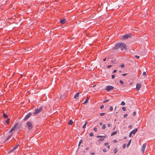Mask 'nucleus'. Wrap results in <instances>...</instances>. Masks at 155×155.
I'll return each mask as SVG.
<instances>
[{
    "label": "nucleus",
    "instance_id": "nucleus-36",
    "mask_svg": "<svg viewBox=\"0 0 155 155\" xmlns=\"http://www.w3.org/2000/svg\"><path fill=\"white\" fill-rule=\"evenodd\" d=\"M120 83L121 84H124V82L121 80H120Z\"/></svg>",
    "mask_w": 155,
    "mask_h": 155
},
{
    "label": "nucleus",
    "instance_id": "nucleus-2",
    "mask_svg": "<svg viewBox=\"0 0 155 155\" xmlns=\"http://www.w3.org/2000/svg\"><path fill=\"white\" fill-rule=\"evenodd\" d=\"M42 110V107H40L39 108L36 109L34 113V114L36 115L39 114L41 112Z\"/></svg>",
    "mask_w": 155,
    "mask_h": 155
},
{
    "label": "nucleus",
    "instance_id": "nucleus-24",
    "mask_svg": "<svg viewBox=\"0 0 155 155\" xmlns=\"http://www.w3.org/2000/svg\"><path fill=\"white\" fill-rule=\"evenodd\" d=\"M121 104L123 106L125 104V103L124 101H122L121 102Z\"/></svg>",
    "mask_w": 155,
    "mask_h": 155
},
{
    "label": "nucleus",
    "instance_id": "nucleus-33",
    "mask_svg": "<svg viewBox=\"0 0 155 155\" xmlns=\"http://www.w3.org/2000/svg\"><path fill=\"white\" fill-rule=\"evenodd\" d=\"M99 140L101 141H103L104 140V138H101L99 139Z\"/></svg>",
    "mask_w": 155,
    "mask_h": 155
},
{
    "label": "nucleus",
    "instance_id": "nucleus-38",
    "mask_svg": "<svg viewBox=\"0 0 155 155\" xmlns=\"http://www.w3.org/2000/svg\"><path fill=\"white\" fill-rule=\"evenodd\" d=\"M136 114V112L134 111L133 112V115L134 116H135Z\"/></svg>",
    "mask_w": 155,
    "mask_h": 155
},
{
    "label": "nucleus",
    "instance_id": "nucleus-17",
    "mask_svg": "<svg viewBox=\"0 0 155 155\" xmlns=\"http://www.w3.org/2000/svg\"><path fill=\"white\" fill-rule=\"evenodd\" d=\"M12 136V134H10L9 136H8L7 137V138L6 140H8Z\"/></svg>",
    "mask_w": 155,
    "mask_h": 155
},
{
    "label": "nucleus",
    "instance_id": "nucleus-54",
    "mask_svg": "<svg viewBox=\"0 0 155 155\" xmlns=\"http://www.w3.org/2000/svg\"><path fill=\"white\" fill-rule=\"evenodd\" d=\"M100 142L99 141H98L96 143L97 144H100Z\"/></svg>",
    "mask_w": 155,
    "mask_h": 155
},
{
    "label": "nucleus",
    "instance_id": "nucleus-25",
    "mask_svg": "<svg viewBox=\"0 0 155 155\" xmlns=\"http://www.w3.org/2000/svg\"><path fill=\"white\" fill-rule=\"evenodd\" d=\"M117 150L116 148H115L114 150V154H115L117 152Z\"/></svg>",
    "mask_w": 155,
    "mask_h": 155
},
{
    "label": "nucleus",
    "instance_id": "nucleus-59",
    "mask_svg": "<svg viewBox=\"0 0 155 155\" xmlns=\"http://www.w3.org/2000/svg\"><path fill=\"white\" fill-rule=\"evenodd\" d=\"M106 58H104V59H103V61H106Z\"/></svg>",
    "mask_w": 155,
    "mask_h": 155
},
{
    "label": "nucleus",
    "instance_id": "nucleus-46",
    "mask_svg": "<svg viewBox=\"0 0 155 155\" xmlns=\"http://www.w3.org/2000/svg\"><path fill=\"white\" fill-rule=\"evenodd\" d=\"M107 126L108 127H110L111 126V124H107Z\"/></svg>",
    "mask_w": 155,
    "mask_h": 155
},
{
    "label": "nucleus",
    "instance_id": "nucleus-48",
    "mask_svg": "<svg viewBox=\"0 0 155 155\" xmlns=\"http://www.w3.org/2000/svg\"><path fill=\"white\" fill-rule=\"evenodd\" d=\"M132 134L130 132L129 135V137H131Z\"/></svg>",
    "mask_w": 155,
    "mask_h": 155
},
{
    "label": "nucleus",
    "instance_id": "nucleus-3",
    "mask_svg": "<svg viewBox=\"0 0 155 155\" xmlns=\"http://www.w3.org/2000/svg\"><path fill=\"white\" fill-rule=\"evenodd\" d=\"M27 125L28 127V128L29 130H31L32 128V125L31 122L30 121H28L27 122Z\"/></svg>",
    "mask_w": 155,
    "mask_h": 155
},
{
    "label": "nucleus",
    "instance_id": "nucleus-8",
    "mask_svg": "<svg viewBox=\"0 0 155 155\" xmlns=\"http://www.w3.org/2000/svg\"><path fill=\"white\" fill-rule=\"evenodd\" d=\"M141 85V84L140 83H138L137 84L136 88L137 91H139L140 90Z\"/></svg>",
    "mask_w": 155,
    "mask_h": 155
},
{
    "label": "nucleus",
    "instance_id": "nucleus-11",
    "mask_svg": "<svg viewBox=\"0 0 155 155\" xmlns=\"http://www.w3.org/2000/svg\"><path fill=\"white\" fill-rule=\"evenodd\" d=\"M79 93H76L74 95V98L76 99H78L79 97Z\"/></svg>",
    "mask_w": 155,
    "mask_h": 155
},
{
    "label": "nucleus",
    "instance_id": "nucleus-34",
    "mask_svg": "<svg viewBox=\"0 0 155 155\" xmlns=\"http://www.w3.org/2000/svg\"><path fill=\"white\" fill-rule=\"evenodd\" d=\"M135 57L137 59H139L140 58V57L139 56H137V55H135Z\"/></svg>",
    "mask_w": 155,
    "mask_h": 155
},
{
    "label": "nucleus",
    "instance_id": "nucleus-57",
    "mask_svg": "<svg viewBox=\"0 0 155 155\" xmlns=\"http://www.w3.org/2000/svg\"><path fill=\"white\" fill-rule=\"evenodd\" d=\"M100 124L101 125H102V123H101V122H100Z\"/></svg>",
    "mask_w": 155,
    "mask_h": 155
},
{
    "label": "nucleus",
    "instance_id": "nucleus-62",
    "mask_svg": "<svg viewBox=\"0 0 155 155\" xmlns=\"http://www.w3.org/2000/svg\"><path fill=\"white\" fill-rule=\"evenodd\" d=\"M116 106L115 107V110L116 109Z\"/></svg>",
    "mask_w": 155,
    "mask_h": 155
},
{
    "label": "nucleus",
    "instance_id": "nucleus-22",
    "mask_svg": "<svg viewBox=\"0 0 155 155\" xmlns=\"http://www.w3.org/2000/svg\"><path fill=\"white\" fill-rule=\"evenodd\" d=\"M9 120L10 119L9 118H8L7 120H6V123L7 124H9Z\"/></svg>",
    "mask_w": 155,
    "mask_h": 155
},
{
    "label": "nucleus",
    "instance_id": "nucleus-32",
    "mask_svg": "<svg viewBox=\"0 0 155 155\" xmlns=\"http://www.w3.org/2000/svg\"><path fill=\"white\" fill-rule=\"evenodd\" d=\"M105 113H101L100 114V115L101 116H102L104 115L105 114Z\"/></svg>",
    "mask_w": 155,
    "mask_h": 155
},
{
    "label": "nucleus",
    "instance_id": "nucleus-44",
    "mask_svg": "<svg viewBox=\"0 0 155 155\" xmlns=\"http://www.w3.org/2000/svg\"><path fill=\"white\" fill-rule=\"evenodd\" d=\"M104 107V105H101V107H100V108H101V109H102Z\"/></svg>",
    "mask_w": 155,
    "mask_h": 155
},
{
    "label": "nucleus",
    "instance_id": "nucleus-39",
    "mask_svg": "<svg viewBox=\"0 0 155 155\" xmlns=\"http://www.w3.org/2000/svg\"><path fill=\"white\" fill-rule=\"evenodd\" d=\"M115 77V75L114 74H113L112 75V78L113 79Z\"/></svg>",
    "mask_w": 155,
    "mask_h": 155
},
{
    "label": "nucleus",
    "instance_id": "nucleus-12",
    "mask_svg": "<svg viewBox=\"0 0 155 155\" xmlns=\"http://www.w3.org/2000/svg\"><path fill=\"white\" fill-rule=\"evenodd\" d=\"M65 19H60V21L61 24H64L65 22Z\"/></svg>",
    "mask_w": 155,
    "mask_h": 155
},
{
    "label": "nucleus",
    "instance_id": "nucleus-15",
    "mask_svg": "<svg viewBox=\"0 0 155 155\" xmlns=\"http://www.w3.org/2000/svg\"><path fill=\"white\" fill-rule=\"evenodd\" d=\"M87 122L86 121L85 123V124H84L83 125V126H82V128H83V129H85V128H86V125L87 124Z\"/></svg>",
    "mask_w": 155,
    "mask_h": 155
},
{
    "label": "nucleus",
    "instance_id": "nucleus-9",
    "mask_svg": "<svg viewBox=\"0 0 155 155\" xmlns=\"http://www.w3.org/2000/svg\"><path fill=\"white\" fill-rule=\"evenodd\" d=\"M137 130V128H135V129L132 130L130 132L132 134H135V133H136Z\"/></svg>",
    "mask_w": 155,
    "mask_h": 155
},
{
    "label": "nucleus",
    "instance_id": "nucleus-52",
    "mask_svg": "<svg viewBox=\"0 0 155 155\" xmlns=\"http://www.w3.org/2000/svg\"><path fill=\"white\" fill-rule=\"evenodd\" d=\"M82 142V140H81L80 141H79V143H80V144H81Z\"/></svg>",
    "mask_w": 155,
    "mask_h": 155
},
{
    "label": "nucleus",
    "instance_id": "nucleus-42",
    "mask_svg": "<svg viewBox=\"0 0 155 155\" xmlns=\"http://www.w3.org/2000/svg\"><path fill=\"white\" fill-rule=\"evenodd\" d=\"M19 145H18L16 146L15 147H14V148H15V150L18 146Z\"/></svg>",
    "mask_w": 155,
    "mask_h": 155
},
{
    "label": "nucleus",
    "instance_id": "nucleus-56",
    "mask_svg": "<svg viewBox=\"0 0 155 155\" xmlns=\"http://www.w3.org/2000/svg\"><path fill=\"white\" fill-rule=\"evenodd\" d=\"M89 148L88 147H87L86 148V150H88L89 149Z\"/></svg>",
    "mask_w": 155,
    "mask_h": 155
},
{
    "label": "nucleus",
    "instance_id": "nucleus-40",
    "mask_svg": "<svg viewBox=\"0 0 155 155\" xmlns=\"http://www.w3.org/2000/svg\"><path fill=\"white\" fill-rule=\"evenodd\" d=\"M146 73L145 72H143V75H146Z\"/></svg>",
    "mask_w": 155,
    "mask_h": 155
},
{
    "label": "nucleus",
    "instance_id": "nucleus-10",
    "mask_svg": "<svg viewBox=\"0 0 155 155\" xmlns=\"http://www.w3.org/2000/svg\"><path fill=\"white\" fill-rule=\"evenodd\" d=\"M130 37V35H126L123 36L122 37V39H127Z\"/></svg>",
    "mask_w": 155,
    "mask_h": 155
},
{
    "label": "nucleus",
    "instance_id": "nucleus-30",
    "mask_svg": "<svg viewBox=\"0 0 155 155\" xmlns=\"http://www.w3.org/2000/svg\"><path fill=\"white\" fill-rule=\"evenodd\" d=\"M122 109L124 111H125L126 110V108L125 107H122Z\"/></svg>",
    "mask_w": 155,
    "mask_h": 155
},
{
    "label": "nucleus",
    "instance_id": "nucleus-4",
    "mask_svg": "<svg viewBox=\"0 0 155 155\" xmlns=\"http://www.w3.org/2000/svg\"><path fill=\"white\" fill-rule=\"evenodd\" d=\"M18 125V123H17L15 126L9 131V133H12L13 131L15 130L17 127Z\"/></svg>",
    "mask_w": 155,
    "mask_h": 155
},
{
    "label": "nucleus",
    "instance_id": "nucleus-27",
    "mask_svg": "<svg viewBox=\"0 0 155 155\" xmlns=\"http://www.w3.org/2000/svg\"><path fill=\"white\" fill-rule=\"evenodd\" d=\"M106 125L105 124H104L102 126V128L103 129H104L106 128Z\"/></svg>",
    "mask_w": 155,
    "mask_h": 155
},
{
    "label": "nucleus",
    "instance_id": "nucleus-1",
    "mask_svg": "<svg viewBox=\"0 0 155 155\" xmlns=\"http://www.w3.org/2000/svg\"><path fill=\"white\" fill-rule=\"evenodd\" d=\"M119 48H120L121 50L124 49L126 50V46L125 44L122 43H120L117 44L113 48V49L117 50Z\"/></svg>",
    "mask_w": 155,
    "mask_h": 155
},
{
    "label": "nucleus",
    "instance_id": "nucleus-5",
    "mask_svg": "<svg viewBox=\"0 0 155 155\" xmlns=\"http://www.w3.org/2000/svg\"><path fill=\"white\" fill-rule=\"evenodd\" d=\"M114 88V87L111 86H107L106 87V90L107 91L109 92L110 90L113 89Z\"/></svg>",
    "mask_w": 155,
    "mask_h": 155
},
{
    "label": "nucleus",
    "instance_id": "nucleus-31",
    "mask_svg": "<svg viewBox=\"0 0 155 155\" xmlns=\"http://www.w3.org/2000/svg\"><path fill=\"white\" fill-rule=\"evenodd\" d=\"M94 134L92 133H91L89 134V136L91 137H92L93 136Z\"/></svg>",
    "mask_w": 155,
    "mask_h": 155
},
{
    "label": "nucleus",
    "instance_id": "nucleus-61",
    "mask_svg": "<svg viewBox=\"0 0 155 155\" xmlns=\"http://www.w3.org/2000/svg\"><path fill=\"white\" fill-rule=\"evenodd\" d=\"M126 138H127L126 137H124V139H126Z\"/></svg>",
    "mask_w": 155,
    "mask_h": 155
},
{
    "label": "nucleus",
    "instance_id": "nucleus-53",
    "mask_svg": "<svg viewBox=\"0 0 155 155\" xmlns=\"http://www.w3.org/2000/svg\"><path fill=\"white\" fill-rule=\"evenodd\" d=\"M132 127V126L131 125H130L128 126V128H131Z\"/></svg>",
    "mask_w": 155,
    "mask_h": 155
},
{
    "label": "nucleus",
    "instance_id": "nucleus-51",
    "mask_svg": "<svg viewBox=\"0 0 155 155\" xmlns=\"http://www.w3.org/2000/svg\"><path fill=\"white\" fill-rule=\"evenodd\" d=\"M91 154L92 155H94L95 154V153L94 152L91 153Z\"/></svg>",
    "mask_w": 155,
    "mask_h": 155
},
{
    "label": "nucleus",
    "instance_id": "nucleus-16",
    "mask_svg": "<svg viewBox=\"0 0 155 155\" xmlns=\"http://www.w3.org/2000/svg\"><path fill=\"white\" fill-rule=\"evenodd\" d=\"M73 120H70L69 122H68V124L70 125H71L72 124H73Z\"/></svg>",
    "mask_w": 155,
    "mask_h": 155
},
{
    "label": "nucleus",
    "instance_id": "nucleus-35",
    "mask_svg": "<svg viewBox=\"0 0 155 155\" xmlns=\"http://www.w3.org/2000/svg\"><path fill=\"white\" fill-rule=\"evenodd\" d=\"M103 151L104 152H106V150L105 149H103Z\"/></svg>",
    "mask_w": 155,
    "mask_h": 155
},
{
    "label": "nucleus",
    "instance_id": "nucleus-21",
    "mask_svg": "<svg viewBox=\"0 0 155 155\" xmlns=\"http://www.w3.org/2000/svg\"><path fill=\"white\" fill-rule=\"evenodd\" d=\"M88 101V98H87L86 99L85 101L84 102V104H86V103H87Z\"/></svg>",
    "mask_w": 155,
    "mask_h": 155
},
{
    "label": "nucleus",
    "instance_id": "nucleus-20",
    "mask_svg": "<svg viewBox=\"0 0 155 155\" xmlns=\"http://www.w3.org/2000/svg\"><path fill=\"white\" fill-rule=\"evenodd\" d=\"M15 150V148H13L12 149H11L8 152V153H11V152H13V151H14Z\"/></svg>",
    "mask_w": 155,
    "mask_h": 155
},
{
    "label": "nucleus",
    "instance_id": "nucleus-6",
    "mask_svg": "<svg viewBox=\"0 0 155 155\" xmlns=\"http://www.w3.org/2000/svg\"><path fill=\"white\" fill-rule=\"evenodd\" d=\"M146 143L143 144L141 148V151L142 153H144L145 148L146 147Z\"/></svg>",
    "mask_w": 155,
    "mask_h": 155
},
{
    "label": "nucleus",
    "instance_id": "nucleus-60",
    "mask_svg": "<svg viewBox=\"0 0 155 155\" xmlns=\"http://www.w3.org/2000/svg\"><path fill=\"white\" fill-rule=\"evenodd\" d=\"M80 143L78 144V147H79L80 146Z\"/></svg>",
    "mask_w": 155,
    "mask_h": 155
},
{
    "label": "nucleus",
    "instance_id": "nucleus-45",
    "mask_svg": "<svg viewBox=\"0 0 155 155\" xmlns=\"http://www.w3.org/2000/svg\"><path fill=\"white\" fill-rule=\"evenodd\" d=\"M127 116V114H124V117H126Z\"/></svg>",
    "mask_w": 155,
    "mask_h": 155
},
{
    "label": "nucleus",
    "instance_id": "nucleus-58",
    "mask_svg": "<svg viewBox=\"0 0 155 155\" xmlns=\"http://www.w3.org/2000/svg\"><path fill=\"white\" fill-rule=\"evenodd\" d=\"M107 148H108V149H109V148H110V146H107Z\"/></svg>",
    "mask_w": 155,
    "mask_h": 155
},
{
    "label": "nucleus",
    "instance_id": "nucleus-23",
    "mask_svg": "<svg viewBox=\"0 0 155 155\" xmlns=\"http://www.w3.org/2000/svg\"><path fill=\"white\" fill-rule=\"evenodd\" d=\"M109 101V99H106V100H104L103 101V102H104V103L107 102Z\"/></svg>",
    "mask_w": 155,
    "mask_h": 155
},
{
    "label": "nucleus",
    "instance_id": "nucleus-43",
    "mask_svg": "<svg viewBox=\"0 0 155 155\" xmlns=\"http://www.w3.org/2000/svg\"><path fill=\"white\" fill-rule=\"evenodd\" d=\"M124 67V64H121L120 65V67L122 68H123Z\"/></svg>",
    "mask_w": 155,
    "mask_h": 155
},
{
    "label": "nucleus",
    "instance_id": "nucleus-55",
    "mask_svg": "<svg viewBox=\"0 0 155 155\" xmlns=\"http://www.w3.org/2000/svg\"><path fill=\"white\" fill-rule=\"evenodd\" d=\"M116 71H117L116 70H114V71H113V73H115Z\"/></svg>",
    "mask_w": 155,
    "mask_h": 155
},
{
    "label": "nucleus",
    "instance_id": "nucleus-50",
    "mask_svg": "<svg viewBox=\"0 0 155 155\" xmlns=\"http://www.w3.org/2000/svg\"><path fill=\"white\" fill-rule=\"evenodd\" d=\"M108 144V143H104V145L105 146H107Z\"/></svg>",
    "mask_w": 155,
    "mask_h": 155
},
{
    "label": "nucleus",
    "instance_id": "nucleus-28",
    "mask_svg": "<svg viewBox=\"0 0 155 155\" xmlns=\"http://www.w3.org/2000/svg\"><path fill=\"white\" fill-rule=\"evenodd\" d=\"M126 143L124 144L123 146V148L124 149V148L126 147Z\"/></svg>",
    "mask_w": 155,
    "mask_h": 155
},
{
    "label": "nucleus",
    "instance_id": "nucleus-18",
    "mask_svg": "<svg viewBox=\"0 0 155 155\" xmlns=\"http://www.w3.org/2000/svg\"><path fill=\"white\" fill-rule=\"evenodd\" d=\"M131 143V140H130L127 144V147H128L130 146Z\"/></svg>",
    "mask_w": 155,
    "mask_h": 155
},
{
    "label": "nucleus",
    "instance_id": "nucleus-26",
    "mask_svg": "<svg viewBox=\"0 0 155 155\" xmlns=\"http://www.w3.org/2000/svg\"><path fill=\"white\" fill-rule=\"evenodd\" d=\"M114 61V60H111V61H110L111 63H112L113 64H116V63H115V61Z\"/></svg>",
    "mask_w": 155,
    "mask_h": 155
},
{
    "label": "nucleus",
    "instance_id": "nucleus-14",
    "mask_svg": "<svg viewBox=\"0 0 155 155\" xmlns=\"http://www.w3.org/2000/svg\"><path fill=\"white\" fill-rule=\"evenodd\" d=\"M103 137L104 138H105L106 137V136H100V135H98L97 136V138H100Z\"/></svg>",
    "mask_w": 155,
    "mask_h": 155
},
{
    "label": "nucleus",
    "instance_id": "nucleus-63",
    "mask_svg": "<svg viewBox=\"0 0 155 155\" xmlns=\"http://www.w3.org/2000/svg\"><path fill=\"white\" fill-rule=\"evenodd\" d=\"M94 86H94H94H93V87H94Z\"/></svg>",
    "mask_w": 155,
    "mask_h": 155
},
{
    "label": "nucleus",
    "instance_id": "nucleus-49",
    "mask_svg": "<svg viewBox=\"0 0 155 155\" xmlns=\"http://www.w3.org/2000/svg\"><path fill=\"white\" fill-rule=\"evenodd\" d=\"M127 74V73H124L122 74V75L123 76H125Z\"/></svg>",
    "mask_w": 155,
    "mask_h": 155
},
{
    "label": "nucleus",
    "instance_id": "nucleus-19",
    "mask_svg": "<svg viewBox=\"0 0 155 155\" xmlns=\"http://www.w3.org/2000/svg\"><path fill=\"white\" fill-rule=\"evenodd\" d=\"M3 116L4 118H7L8 117L7 115L5 114H3Z\"/></svg>",
    "mask_w": 155,
    "mask_h": 155
},
{
    "label": "nucleus",
    "instance_id": "nucleus-41",
    "mask_svg": "<svg viewBox=\"0 0 155 155\" xmlns=\"http://www.w3.org/2000/svg\"><path fill=\"white\" fill-rule=\"evenodd\" d=\"M94 131H97V128L96 127H94Z\"/></svg>",
    "mask_w": 155,
    "mask_h": 155
},
{
    "label": "nucleus",
    "instance_id": "nucleus-13",
    "mask_svg": "<svg viewBox=\"0 0 155 155\" xmlns=\"http://www.w3.org/2000/svg\"><path fill=\"white\" fill-rule=\"evenodd\" d=\"M117 134V131H115L112 132L111 134V136H113L114 135H115Z\"/></svg>",
    "mask_w": 155,
    "mask_h": 155
},
{
    "label": "nucleus",
    "instance_id": "nucleus-29",
    "mask_svg": "<svg viewBox=\"0 0 155 155\" xmlns=\"http://www.w3.org/2000/svg\"><path fill=\"white\" fill-rule=\"evenodd\" d=\"M109 110L110 111L112 110H113V107L112 106L110 107L109 108Z\"/></svg>",
    "mask_w": 155,
    "mask_h": 155
},
{
    "label": "nucleus",
    "instance_id": "nucleus-47",
    "mask_svg": "<svg viewBox=\"0 0 155 155\" xmlns=\"http://www.w3.org/2000/svg\"><path fill=\"white\" fill-rule=\"evenodd\" d=\"M113 142L114 143H117V141L116 140H114Z\"/></svg>",
    "mask_w": 155,
    "mask_h": 155
},
{
    "label": "nucleus",
    "instance_id": "nucleus-37",
    "mask_svg": "<svg viewBox=\"0 0 155 155\" xmlns=\"http://www.w3.org/2000/svg\"><path fill=\"white\" fill-rule=\"evenodd\" d=\"M111 67V65H107V67L108 68H110Z\"/></svg>",
    "mask_w": 155,
    "mask_h": 155
},
{
    "label": "nucleus",
    "instance_id": "nucleus-7",
    "mask_svg": "<svg viewBox=\"0 0 155 155\" xmlns=\"http://www.w3.org/2000/svg\"><path fill=\"white\" fill-rule=\"evenodd\" d=\"M31 113H29L27 114L24 118V120H26L28 118H29V117L31 116Z\"/></svg>",
    "mask_w": 155,
    "mask_h": 155
}]
</instances>
